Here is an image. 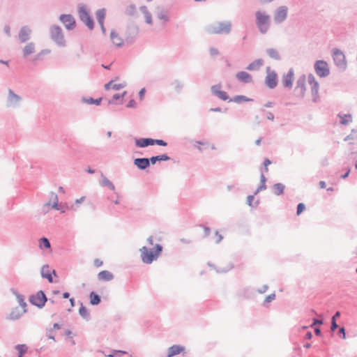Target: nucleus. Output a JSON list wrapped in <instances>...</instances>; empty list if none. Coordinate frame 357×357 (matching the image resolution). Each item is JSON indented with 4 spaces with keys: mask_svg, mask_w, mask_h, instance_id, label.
I'll list each match as a JSON object with an SVG mask.
<instances>
[{
    "mask_svg": "<svg viewBox=\"0 0 357 357\" xmlns=\"http://www.w3.org/2000/svg\"><path fill=\"white\" fill-rule=\"evenodd\" d=\"M135 144L139 148H145L149 146H153V139L152 138H139L135 139Z\"/></svg>",
    "mask_w": 357,
    "mask_h": 357,
    "instance_id": "obj_21",
    "label": "nucleus"
},
{
    "mask_svg": "<svg viewBox=\"0 0 357 357\" xmlns=\"http://www.w3.org/2000/svg\"><path fill=\"white\" fill-rule=\"evenodd\" d=\"M209 52H210L211 56H217L219 54L218 50L215 47H210Z\"/></svg>",
    "mask_w": 357,
    "mask_h": 357,
    "instance_id": "obj_57",
    "label": "nucleus"
},
{
    "mask_svg": "<svg viewBox=\"0 0 357 357\" xmlns=\"http://www.w3.org/2000/svg\"><path fill=\"white\" fill-rule=\"evenodd\" d=\"M78 13L79 19L87 26L89 29H93L94 27L93 20L84 6H82L79 8Z\"/></svg>",
    "mask_w": 357,
    "mask_h": 357,
    "instance_id": "obj_9",
    "label": "nucleus"
},
{
    "mask_svg": "<svg viewBox=\"0 0 357 357\" xmlns=\"http://www.w3.org/2000/svg\"><path fill=\"white\" fill-rule=\"evenodd\" d=\"M15 348L20 355H24L26 354L28 349V347L26 344H17Z\"/></svg>",
    "mask_w": 357,
    "mask_h": 357,
    "instance_id": "obj_48",
    "label": "nucleus"
},
{
    "mask_svg": "<svg viewBox=\"0 0 357 357\" xmlns=\"http://www.w3.org/2000/svg\"><path fill=\"white\" fill-rule=\"evenodd\" d=\"M316 74L320 77H326L330 74V69L327 62L324 60H318L314 63Z\"/></svg>",
    "mask_w": 357,
    "mask_h": 357,
    "instance_id": "obj_8",
    "label": "nucleus"
},
{
    "mask_svg": "<svg viewBox=\"0 0 357 357\" xmlns=\"http://www.w3.org/2000/svg\"><path fill=\"white\" fill-rule=\"evenodd\" d=\"M263 60L258 59L250 63L247 67L248 70H257L263 66Z\"/></svg>",
    "mask_w": 357,
    "mask_h": 357,
    "instance_id": "obj_29",
    "label": "nucleus"
},
{
    "mask_svg": "<svg viewBox=\"0 0 357 357\" xmlns=\"http://www.w3.org/2000/svg\"><path fill=\"white\" fill-rule=\"evenodd\" d=\"M27 312V309H23L21 310L16 307L12 309L10 313L8 315L7 319L15 321L19 319L23 314L26 313Z\"/></svg>",
    "mask_w": 357,
    "mask_h": 357,
    "instance_id": "obj_18",
    "label": "nucleus"
},
{
    "mask_svg": "<svg viewBox=\"0 0 357 357\" xmlns=\"http://www.w3.org/2000/svg\"><path fill=\"white\" fill-rule=\"evenodd\" d=\"M275 298V294L273 293L268 296H267L264 300V303H270Z\"/></svg>",
    "mask_w": 357,
    "mask_h": 357,
    "instance_id": "obj_55",
    "label": "nucleus"
},
{
    "mask_svg": "<svg viewBox=\"0 0 357 357\" xmlns=\"http://www.w3.org/2000/svg\"><path fill=\"white\" fill-rule=\"evenodd\" d=\"M59 20L64 24L66 29L71 31L76 26V22L72 15L63 14L59 17Z\"/></svg>",
    "mask_w": 357,
    "mask_h": 357,
    "instance_id": "obj_13",
    "label": "nucleus"
},
{
    "mask_svg": "<svg viewBox=\"0 0 357 357\" xmlns=\"http://www.w3.org/2000/svg\"><path fill=\"white\" fill-rule=\"evenodd\" d=\"M29 301L33 305L43 308L47 301V298L44 291L40 290L36 294L31 295Z\"/></svg>",
    "mask_w": 357,
    "mask_h": 357,
    "instance_id": "obj_6",
    "label": "nucleus"
},
{
    "mask_svg": "<svg viewBox=\"0 0 357 357\" xmlns=\"http://www.w3.org/2000/svg\"><path fill=\"white\" fill-rule=\"evenodd\" d=\"M100 185L102 187H106L111 190H114V185L110 181V180H100Z\"/></svg>",
    "mask_w": 357,
    "mask_h": 357,
    "instance_id": "obj_45",
    "label": "nucleus"
},
{
    "mask_svg": "<svg viewBox=\"0 0 357 357\" xmlns=\"http://www.w3.org/2000/svg\"><path fill=\"white\" fill-rule=\"evenodd\" d=\"M338 328V325L336 322V321L335 320H331V331H334L335 330H336L337 328Z\"/></svg>",
    "mask_w": 357,
    "mask_h": 357,
    "instance_id": "obj_62",
    "label": "nucleus"
},
{
    "mask_svg": "<svg viewBox=\"0 0 357 357\" xmlns=\"http://www.w3.org/2000/svg\"><path fill=\"white\" fill-rule=\"evenodd\" d=\"M46 335L47 336L50 338V339H52V340H54V335H53V329H49L47 331V333H46Z\"/></svg>",
    "mask_w": 357,
    "mask_h": 357,
    "instance_id": "obj_61",
    "label": "nucleus"
},
{
    "mask_svg": "<svg viewBox=\"0 0 357 357\" xmlns=\"http://www.w3.org/2000/svg\"><path fill=\"white\" fill-rule=\"evenodd\" d=\"M39 248L40 249H49L51 248V243L49 239L46 237H42L39 240Z\"/></svg>",
    "mask_w": 357,
    "mask_h": 357,
    "instance_id": "obj_41",
    "label": "nucleus"
},
{
    "mask_svg": "<svg viewBox=\"0 0 357 357\" xmlns=\"http://www.w3.org/2000/svg\"><path fill=\"white\" fill-rule=\"evenodd\" d=\"M215 236H217L216 243H219L223 238V236L219 234L218 231H215Z\"/></svg>",
    "mask_w": 357,
    "mask_h": 357,
    "instance_id": "obj_64",
    "label": "nucleus"
},
{
    "mask_svg": "<svg viewBox=\"0 0 357 357\" xmlns=\"http://www.w3.org/2000/svg\"><path fill=\"white\" fill-rule=\"evenodd\" d=\"M322 324H323V319H319L314 318V319H313L311 327H313L314 325H321Z\"/></svg>",
    "mask_w": 357,
    "mask_h": 357,
    "instance_id": "obj_58",
    "label": "nucleus"
},
{
    "mask_svg": "<svg viewBox=\"0 0 357 357\" xmlns=\"http://www.w3.org/2000/svg\"><path fill=\"white\" fill-rule=\"evenodd\" d=\"M170 84L174 86V91L178 93H181L184 86L183 83L177 79L172 81Z\"/></svg>",
    "mask_w": 357,
    "mask_h": 357,
    "instance_id": "obj_38",
    "label": "nucleus"
},
{
    "mask_svg": "<svg viewBox=\"0 0 357 357\" xmlns=\"http://www.w3.org/2000/svg\"><path fill=\"white\" fill-rule=\"evenodd\" d=\"M204 227V236H208L211 233V229L208 227L201 225Z\"/></svg>",
    "mask_w": 357,
    "mask_h": 357,
    "instance_id": "obj_63",
    "label": "nucleus"
},
{
    "mask_svg": "<svg viewBox=\"0 0 357 357\" xmlns=\"http://www.w3.org/2000/svg\"><path fill=\"white\" fill-rule=\"evenodd\" d=\"M138 26L135 24H132L128 26L125 33L126 42L129 44L132 43L138 34Z\"/></svg>",
    "mask_w": 357,
    "mask_h": 357,
    "instance_id": "obj_12",
    "label": "nucleus"
},
{
    "mask_svg": "<svg viewBox=\"0 0 357 357\" xmlns=\"http://www.w3.org/2000/svg\"><path fill=\"white\" fill-rule=\"evenodd\" d=\"M255 24L261 34H266L271 27V16L264 10H257L255 13Z\"/></svg>",
    "mask_w": 357,
    "mask_h": 357,
    "instance_id": "obj_2",
    "label": "nucleus"
},
{
    "mask_svg": "<svg viewBox=\"0 0 357 357\" xmlns=\"http://www.w3.org/2000/svg\"><path fill=\"white\" fill-rule=\"evenodd\" d=\"M295 91L298 96L303 98L305 91V77L303 75L300 77L297 82L295 87Z\"/></svg>",
    "mask_w": 357,
    "mask_h": 357,
    "instance_id": "obj_15",
    "label": "nucleus"
},
{
    "mask_svg": "<svg viewBox=\"0 0 357 357\" xmlns=\"http://www.w3.org/2000/svg\"><path fill=\"white\" fill-rule=\"evenodd\" d=\"M50 38L59 47L66 46V40L61 28L57 25L50 27Z\"/></svg>",
    "mask_w": 357,
    "mask_h": 357,
    "instance_id": "obj_4",
    "label": "nucleus"
},
{
    "mask_svg": "<svg viewBox=\"0 0 357 357\" xmlns=\"http://www.w3.org/2000/svg\"><path fill=\"white\" fill-rule=\"evenodd\" d=\"M305 209V205L303 203H299L297 206L296 214L300 215Z\"/></svg>",
    "mask_w": 357,
    "mask_h": 357,
    "instance_id": "obj_51",
    "label": "nucleus"
},
{
    "mask_svg": "<svg viewBox=\"0 0 357 357\" xmlns=\"http://www.w3.org/2000/svg\"><path fill=\"white\" fill-rule=\"evenodd\" d=\"M252 100L243 95H238L229 100V102H234L236 103L240 104L243 102H249Z\"/></svg>",
    "mask_w": 357,
    "mask_h": 357,
    "instance_id": "obj_36",
    "label": "nucleus"
},
{
    "mask_svg": "<svg viewBox=\"0 0 357 357\" xmlns=\"http://www.w3.org/2000/svg\"><path fill=\"white\" fill-rule=\"evenodd\" d=\"M307 79L310 85L314 84V83H318V82L315 79L314 76L312 74L308 75Z\"/></svg>",
    "mask_w": 357,
    "mask_h": 357,
    "instance_id": "obj_56",
    "label": "nucleus"
},
{
    "mask_svg": "<svg viewBox=\"0 0 357 357\" xmlns=\"http://www.w3.org/2000/svg\"><path fill=\"white\" fill-rule=\"evenodd\" d=\"M110 39L112 41L113 44L116 47H121L123 44V39L119 36V34L114 31L112 30L110 33Z\"/></svg>",
    "mask_w": 357,
    "mask_h": 357,
    "instance_id": "obj_26",
    "label": "nucleus"
},
{
    "mask_svg": "<svg viewBox=\"0 0 357 357\" xmlns=\"http://www.w3.org/2000/svg\"><path fill=\"white\" fill-rule=\"evenodd\" d=\"M267 54L272 59L275 60H280V56L278 50L274 48H268L266 50Z\"/></svg>",
    "mask_w": 357,
    "mask_h": 357,
    "instance_id": "obj_42",
    "label": "nucleus"
},
{
    "mask_svg": "<svg viewBox=\"0 0 357 357\" xmlns=\"http://www.w3.org/2000/svg\"><path fill=\"white\" fill-rule=\"evenodd\" d=\"M139 10L144 15L146 23H147L148 24H153L152 16L148 10V8L146 6H142L139 7Z\"/></svg>",
    "mask_w": 357,
    "mask_h": 357,
    "instance_id": "obj_27",
    "label": "nucleus"
},
{
    "mask_svg": "<svg viewBox=\"0 0 357 357\" xmlns=\"http://www.w3.org/2000/svg\"><path fill=\"white\" fill-rule=\"evenodd\" d=\"M266 76L265 78V84L266 86L271 89H275L278 85L277 74L271 67H266Z\"/></svg>",
    "mask_w": 357,
    "mask_h": 357,
    "instance_id": "obj_11",
    "label": "nucleus"
},
{
    "mask_svg": "<svg viewBox=\"0 0 357 357\" xmlns=\"http://www.w3.org/2000/svg\"><path fill=\"white\" fill-rule=\"evenodd\" d=\"M40 274L42 278L47 279L49 282H53V278L50 270V266L48 265H43L42 266Z\"/></svg>",
    "mask_w": 357,
    "mask_h": 357,
    "instance_id": "obj_24",
    "label": "nucleus"
},
{
    "mask_svg": "<svg viewBox=\"0 0 357 357\" xmlns=\"http://www.w3.org/2000/svg\"><path fill=\"white\" fill-rule=\"evenodd\" d=\"M126 86V83H121V84H114L113 80L109 82L105 85V89L106 90H109V89H112L114 90H120L123 88H124Z\"/></svg>",
    "mask_w": 357,
    "mask_h": 357,
    "instance_id": "obj_31",
    "label": "nucleus"
},
{
    "mask_svg": "<svg viewBox=\"0 0 357 357\" xmlns=\"http://www.w3.org/2000/svg\"><path fill=\"white\" fill-rule=\"evenodd\" d=\"M151 164L150 158H137L134 160V165L140 170H144Z\"/></svg>",
    "mask_w": 357,
    "mask_h": 357,
    "instance_id": "obj_17",
    "label": "nucleus"
},
{
    "mask_svg": "<svg viewBox=\"0 0 357 357\" xmlns=\"http://www.w3.org/2000/svg\"><path fill=\"white\" fill-rule=\"evenodd\" d=\"M156 9V15L159 20H162L164 22H167L169 21V17L167 14V10L160 7H157Z\"/></svg>",
    "mask_w": 357,
    "mask_h": 357,
    "instance_id": "obj_25",
    "label": "nucleus"
},
{
    "mask_svg": "<svg viewBox=\"0 0 357 357\" xmlns=\"http://www.w3.org/2000/svg\"><path fill=\"white\" fill-rule=\"evenodd\" d=\"M35 52V45L33 43H28L23 49V55L26 57L27 56L33 54Z\"/></svg>",
    "mask_w": 357,
    "mask_h": 357,
    "instance_id": "obj_35",
    "label": "nucleus"
},
{
    "mask_svg": "<svg viewBox=\"0 0 357 357\" xmlns=\"http://www.w3.org/2000/svg\"><path fill=\"white\" fill-rule=\"evenodd\" d=\"M268 289V286L267 284H264L260 289H257V292L259 294L265 293Z\"/></svg>",
    "mask_w": 357,
    "mask_h": 357,
    "instance_id": "obj_59",
    "label": "nucleus"
},
{
    "mask_svg": "<svg viewBox=\"0 0 357 357\" xmlns=\"http://www.w3.org/2000/svg\"><path fill=\"white\" fill-rule=\"evenodd\" d=\"M170 159H171L170 157H169L166 154L152 156L150 158L151 162L152 165H155L157 162L167 161V160H169Z\"/></svg>",
    "mask_w": 357,
    "mask_h": 357,
    "instance_id": "obj_32",
    "label": "nucleus"
},
{
    "mask_svg": "<svg viewBox=\"0 0 357 357\" xmlns=\"http://www.w3.org/2000/svg\"><path fill=\"white\" fill-rule=\"evenodd\" d=\"M10 291L13 295L15 296L17 301L18 302L20 306H21L23 309H27V304L24 301V296L22 294H20L15 289L11 288Z\"/></svg>",
    "mask_w": 357,
    "mask_h": 357,
    "instance_id": "obj_23",
    "label": "nucleus"
},
{
    "mask_svg": "<svg viewBox=\"0 0 357 357\" xmlns=\"http://www.w3.org/2000/svg\"><path fill=\"white\" fill-rule=\"evenodd\" d=\"M267 180H261V183L259 186L255 191V195H257L260 191L265 190L266 188V181Z\"/></svg>",
    "mask_w": 357,
    "mask_h": 357,
    "instance_id": "obj_50",
    "label": "nucleus"
},
{
    "mask_svg": "<svg viewBox=\"0 0 357 357\" xmlns=\"http://www.w3.org/2000/svg\"><path fill=\"white\" fill-rule=\"evenodd\" d=\"M222 86L220 84L213 85L211 87V93L222 100H227L229 99V96L225 91L221 90Z\"/></svg>",
    "mask_w": 357,
    "mask_h": 357,
    "instance_id": "obj_14",
    "label": "nucleus"
},
{
    "mask_svg": "<svg viewBox=\"0 0 357 357\" xmlns=\"http://www.w3.org/2000/svg\"><path fill=\"white\" fill-rule=\"evenodd\" d=\"M136 101L134 99H131L127 104V107L135 108L136 107Z\"/></svg>",
    "mask_w": 357,
    "mask_h": 357,
    "instance_id": "obj_60",
    "label": "nucleus"
},
{
    "mask_svg": "<svg viewBox=\"0 0 357 357\" xmlns=\"http://www.w3.org/2000/svg\"><path fill=\"white\" fill-rule=\"evenodd\" d=\"M22 98L15 93L11 89H8V95L6 99V107L7 108L16 109L21 105Z\"/></svg>",
    "mask_w": 357,
    "mask_h": 357,
    "instance_id": "obj_5",
    "label": "nucleus"
},
{
    "mask_svg": "<svg viewBox=\"0 0 357 357\" xmlns=\"http://www.w3.org/2000/svg\"><path fill=\"white\" fill-rule=\"evenodd\" d=\"M126 92L124 91L122 94L116 93L112 96V98L111 100H109L107 102V105L114 104V100H117L121 98H123L126 95Z\"/></svg>",
    "mask_w": 357,
    "mask_h": 357,
    "instance_id": "obj_49",
    "label": "nucleus"
},
{
    "mask_svg": "<svg viewBox=\"0 0 357 357\" xmlns=\"http://www.w3.org/2000/svg\"><path fill=\"white\" fill-rule=\"evenodd\" d=\"M158 145L161 146H166L167 143L162 139H153V145Z\"/></svg>",
    "mask_w": 357,
    "mask_h": 357,
    "instance_id": "obj_52",
    "label": "nucleus"
},
{
    "mask_svg": "<svg viewBox=\"0 0 357 357\" xmlns=\"http://www.w3.org/2000/svg\"><path fill=\"white\" fill-rule=\"evenodd\" d=\"M99 280L110 281L114 278L113 274L108 271H102L98 274Z\"/></svg>",
    "mask_w": 357,
    "mask_h": 357,
    "instance_id": "obj_28",
    "label": "nucleus"
},
{
    "mask_svg": "<svg viewBox=\"0 0 357 357\" xmlns=\"http://www.w3.org/2000/svg\"><path fill=\"white\" fill-rule=\"evenodd\" d=\"M284 185L281 183H275L273 185V192L275 195H281L284 192Z\"/></svg>",
    "mask_w": 357,
    "mask_h": 357,
    "instance_id": "obj_34",
    "label": "nucleus"
},
{
    "mask_svg": "<svg viewBox=\"0 0 357 357\" xmlns=\"http://www.w3.org/2000/svg\"><path fill=\"white\" fill-rule=\"evenodd\" d=\"M338 116L341 118L340 123L342 125H347L352 121V116L350 114H344L343 116L339 114Z\"/></svg>",
    "mask_w": 357,
    "mask_h": 357,
    "instance_id": "obj_43",
    "label": "nucleus"
},
{
    "mask_svg": "<svg viewBox=\"0 0 357 357\" xmlns=\"http://www.w3.org/2000/svg\"><path fill=\"white\" fill-rule=\"evenodd\" d=\"M294 70L290 69L287 75L283 76L282 84L284 87L291 89L293 85Z\"/></svg>",
    "mask_w": 357,
    "mask_h": 357,
    "instance_id": "obj_22",
    "label": "nucleus"
},
{
    "mask_svg": "<svg viewBox=\"0 0 357 357\" xmlns=\"http://www.w3.org/2000/svg\"><path fill=\"white\" fill-rule=\"evenodd\" d=\"M311 86V93L312 96V101L314 102H317L319 100V83H314V84L310 85Z\"/></svg>",
    "mask_w": 357,
    "mask_h": 357,
    "instance_id": "obj_30",
    "label": "nucleus"
},
{
    "mask_svg": "<svg viewBox=\"0 0 357 357\" xmlns=\"http://www.w3.org/2000/svg\"><path fill=\"white\" fill-rule=\"evenodd\" d=\"M288 15V8L286 6H279L275 11L273 20L276 24H280L284 22Z\"/></svg>",
    "mask_w": 357,
    "mask_h": 357,
    "instance_id": "obj_10",
    "label": "nucleus"
},
{
    "mask_svg": "<svg viewBox=\"0 0 357 357\" xmlns=\"http://www.w3.org/2000/svg\"><path fill=\"white\" fill-rule=\"evenodd\" d=\"M338 335L340 336L342 339H346V332L345 328L344 327H340L338 331Z\"/></svg>",
    "mask_w": 357,
    "mask_h": 357,
    "instance_id": "obj_54",
    "label": "nucleus"
},
{
    "mask_svg": "<svg viewBox=\"0 0 357 357\" xmlns=\"http://www.w3.org/2000/svg\"><path fill=\"white\" fill-rule=\"evenodd\" d=\"M89 298H90V303L92 305H97L101 301L100 296L94 291H91L90 293Z\"/></svg>",
    "mask_w": 357,
    "mask_h": 357,
    "instance_id": "obj_37",
    "label": "nucleus"
},
{
    "mask_svg": "<svg viewBox=\"0 0 357 357\" xmlns=\"http://www.w3.org/2000/svg\"><path fill=\"white\" fill-rule=\"evenodd\" d=\"M105 13H106V11H105V8L98 9L96 11V19H97L98 24H102V22H104L105 17Z\"/></svg>",
    "mask_w": 357,
    "mask_h": 357,
    "instance_id": "obj_40",
    "label": "nucleus"
},
{
    "mask_svg": "<svg viewBox=\"0 0 357 357\" xmlns=\"http://www.w3.org/2000/svg\"><path fill=\"white\" fill-rule=\"evenodd\" d=\"M51 202H52V207L57 211L60 210L58 205V196L56 193L51 192L50 195V201L47 204V205H50Z\"/></svg>",
    "mask_w": 357,
    "mask_h": 357,
    "instance_id": "obj_33",
    "label": "nucleus"
},
{
    "mask_svg": "<svg viewBox=\"0 0 357 357\" xmlns=\"http://www.w3.org/2000/svg\"><path fill=\"white\" fill-rule=\"evenodd\" d=\"M82 102L84 103H86V104H89V105H92V104H94V105H99L102 101V98H97V99H94L93 98H86V97H83L82 99Z\"/></svg>",
    "mask_w": 357,
    "mask_h": 357,
    "instance_id": "obj_39",
    "label": "nucleus"
},
{
    "mask_svg": "<svg viewBox=\"0 0 357 357\" xmlns=\"http://www.w3.org/2000/svg\"><path fill=\"white\" fill-rule=\"evenodd\" d=\"M333 58L335 65L341 71H344L347 68V61L344 53L339 49H333Z\"/></svg>",
    "mask_w": 357,
    "mask_h": 357,
    "instance_id": "obj_7",
    "label": "nucleus"
},
{
    "mask_svg": "<svg viewBox=\"0 0 357 357\" xmlns=\"http://www.w3.org/2000/svg\"><path fill=\"white\" fill-rule=\"evenodd\" d=\"M255 194L254 195H248V197H247V204L250 206V207H252V208H255L258 206L259 202V200H257L255 204H253V201H254V199H255Z\"/></svg>",
    "mask_w": 357,
    "mask_h": 357,
    "instance_id": "obj_47",
    "label": "nucleus"
},
{
    "mask_svg": "<svg viewBox=\"0 0 357 357\" xmlns=\"http://www.w3.org/2000/svg\"><path fill=\"white\" fill-rule=\"evenodd\" d=\"M233 268V265L229 264L227 268H218L216 269L217 273H227L229 270H231Z\"/></svg>",
    "mask_w": 357,
    "mask_h": 357,
    "instance_id": "obj_53",
    "label": "nucleus"
},
{
    "mask_svg": "<svg viewBox=\"0 0 357 357\" xmlns=\"http://www.w3.org/2000/svg\"><path fill=\"white\" fill-rule=\"evenodd\" d=\"M79 315L83 317L84 319H86V320L89 318V312L86 307H84L82 303H81V306L79 309Z\"/></svg>",
    "mask_w": 357,
    "mask_h": 357,
    "instance_id": "obj_44",
    "label": "nucleus"
},
{
    "mask_svg": "<svg viewBox=\"0 0 357 357\" xmlns=\"http://www.w3.org/2000/svg\"><path fill=\"white\" fill-rule=\"evenodd\" d=\"M205 31L209 34H229L231 31L230 21L217 22L206 26Z\"/></svg>",
    "mask_w": 357,
    "mask_h": 357,
    "instance_id": "obj_3",
    "label": "nucleus"
},
{
    "mask_svg": "<svg viewBox=\"0 0 357 357\" xmlns=\"http://www.w3.org/2000/svg\"><path fill=\"white\" fill-rule=\"evenodd\" d=\"M31 29L28 26H23L20 28L18 38L21 43H26L31 38Z\"/></svg>",
    "mask_w": 357,
    "mask_h": 357,
    "instance_id": "obj_16",
    "label": "nucleus"
},
{
    "mask_svg": "<svg viewBox=\"0 0 357 357\" xmlns=\"http://www.w3.org/2000/svg\"><path fill=\"white\" fill-rule=\"evenodd\" d=\"M162 251V246L160 244H155L153 250H149L146 246L139 249L142 261L146 264H151L156 260Z\"/></svg>",
    "mask_w": 357,
    "mask_h": 357,
    "instance_id": "obj_1",
    "label": "nucleus"
},
{
    "mask_svg": "<svg viewBox=\"0 0 357 357\" xmlns=\"http://www.w3.org/2000/svg\"><path fill=\"white\" fill-rule=\"evenodd\" d=\"M185 347L178 344H174L170 347L167 350V357H173L177 354L183 353V356L185 355L184 351Z\"/></svg>",
    "mask_w": 357,
    "mask_h": 357,
    "instance_id": "obj_19",
    "label": "nucleus"
},
{
    "mask_svg": "<svg viewBox=\"0 0 357 357\" xmlns=\"http://www.w3.org/2000/svg\"><path fill=\"white\" fill-rule=\"evenodd\" d=\"M125 13L129 16H134L136 13V6L134 4H130L126 8Z\"/></svg>",
    "mask_w": 357,
    "mask_h": 357,
    "instance_id": "obj_46",
    "label": "nucleus"
},
{
    "mask_svg": "<svg viewBox=\"0 0 357 357\" xmlns=\"http://www.w3.org/2000/svg\"><path fill=\"white\" fill-rule=\"evenodd\" d=\"M236 78L241 82L249 84L252 82L251 75L245 71H240L236 74Z\"/></svg>",
    "mask_w": 357,
    "mask_h": 357,
    "instance_id": "obj_20",
    "label": "nucleus"
}]
</instances>
